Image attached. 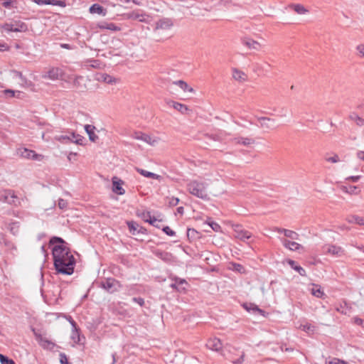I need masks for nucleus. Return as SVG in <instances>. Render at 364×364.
<instances>
[{
  "label": "nucleus",
  "mask_w": 364,
  "mask_h": 364,
  "mask_svg": "<svg viewBox=\"0 0 364 364\" xmlns=\"http://www.w3.org/2000/svg\"><path fill=\"white\" fill-rule=\"evenodd\" d=\"M49 245H53L52 254L56 271L63 274H72L74 272L75 259L64 240L54 236L50 238Z\"/></svg>",
  "instance_id": "f257e3e1"
},
{
  "label": "nucleus",
  "mask_w": 364,
  "mask_h": 364,
  "mask_svg": "<svg viewBox=\"0 0 364 364\" xmlns=\"http://www.w3.org/2000/svg\"><path fill=\"white\" fill-rule=\"evenodd\" d=\"M186 187L190 194L203 200L208 199V184L205 182L196 180L190 181L187 183Z\"/></svg>",
  "instance_id": "f03ea898"
},
{
  "label": "nucleus",
  "mask_w": 364,
  "mask_h": 364,
  "mask_svg": "<svg viewBox=\"0 0 364 364\" xmlns=\"http://www.w3.org/2000/svg\"><path fill=\"white\" fill-rule=\"evenodd\" d=\"M1 28L7 32H26L28 31V26L20 20H14L4 23Z\"/></svg>",
  "instance_id": "7ed1b4c3"
},
{
  "label": "nucleus",
  "mask_w": 364,
  "mask_h": 364,
  "mask_svg": "<svg viewBox=\"0 0 364 364\" xmlns=\"http://www.w3.org/2000/svg\"><path fill=\"white\" fill-rule=\"evenodd\" d=\"M322 249L325 255H330L334 257H341L345 255L344 249L336 245L327 244L323 246Z\"/></svg>",
  "instance_id": "20e7f679"
},
{
  "label": "nucleus",
  "mask_w": 364,
  "mask_h": 364,
  "mask_svg": "<svg viewBox=\"0 0 364 364\" xmlns=\"http://www.w3.org/2000/svg\"><path fill=\"white\" fill-rule=\"evenodd\" d=\"M101 287L109 293H114L122 287L121 283L114 278H107L101 283Z\"/></svg>",
  "instance_id": "39448f33"
},
{
  "label": "nucleus",
  "mask_w": 364,
  "mask_h": 364,
  "mask_svg": "<svg viewBox=\"0 0 364 364\" xmlns=\"http://www.w3.org/2000/svg\"><path fill=\"white\" fill-rule=\"evenodd\" d=\"M234 232L235 237L244 242L251 238L252 237V233L246 230H244L240 225H235Z\"/></svg>",
  "instance_id": "423d86ee"
},
{
  "label": "nucleus",
  "mask_w": 364,
  "mask_h": 364,
  "mask_svg": "<svg viewBox=\"0 0 364 364\" xmlns=\"http://www.w3.org/2000/svg\"><path fill=\"white\" fill-rule=\"evenodd\" d=\"M17 197L14 192L11 190L4 191L0 195V201L9 204H14Z\"/></svg>",
  "instance_id": "0eeeda50"
},
{
  "label": "nucleus",
  "mask_w": 364,
  "mask_h": 364,
  "mask_svg": "<svg viewBox=\"0 0 364 364\" xmlns=\"http://www.w3.org/2000/svg\"><path fill=\"white\" fill-rule=\"evenodd\" d=\"M95 79L99 82H103L109 85H113L118 82L117 78L104 73H97L95 75Z\"/></svg>",
  "instance_id": "6e6552de"
},
{
  "label": "nucleus",
  "mask_w": 364,
  "mask_h": 364,
  "mask_svg": "<svg viewBox=\"0 0 364 364\" xmlns=\"http://www.w3.org/2000/svg\"><path fill=\"white\" fill-rule=\"evenodd\" d=\"M21 156L25 159L36 161H41L43 159V155L38 154L34 151L28 149H23V150L21 151Z\"/></svg>",
  "instance_id": "1a4fd4ad"
},
{
  "label": "nucleus",
  "mask_w": 364,
  "mask_h": 364,
  "mask_svg": "<svg viewBox=\"0 0 364 364\" xmlns=\"http://www.w3.org/2000/svg\"><path fill=\"white\" fill-rule=\"evenodd\" d=\"M242 43L249 49H252L258 51L262 48V45L259 42L250 38H242Z\"/></svg>",
  "instance_id": "9d476101"
},
{
  "label": "nucleus",
  "mask_w": 364,
  "mask_h": 364,
  "mask_svg": "<svg viewBox=\"0 0 364 364\" xmlns=\"http://www.w3.org/2000/svg\"><path fill=\"white\" fill-rule=\"evenodd\" d=\"M206 346L210 350L220 351L223 348L221 341L217 338H210L206 343Z\"/></svg>",
  "instance_id": "9b49d317"
},
{
  "label": "nucleus",
  "mask_w": 364,
  "mask_h": 364,
  "mask_svg": "<svg viewBox=\"0 0 364 364\" xmlns=\"http://www.w3.org/2000/svg\"><path fill=\"white\" fill-rule=\"evenodd\" d=\"M124 181L121 179L114 177L112 178V191L118 195H124L125 193L124 189L122 188Z\"/></svg>",
  "instance_id": "f8f14e48"
},
{
  "label": "nucleus",
  "mask_w": 364,
  "mask_h": 364,
  "mask_svg": "<svg viewBox=\"0 0 364 364\" xmlns=\"http://www.w3.org/2000/svg\"><path fill=\"white\" fill-rule=\"evenodd\" d=\"M173 26V22L170 18H162L156 23V30H168Z\"/></svg>",
  "instance_id": "ddd939ff"
},
{
  "label": "nucleus",
  "mask_w": 364,
  "mask_h": 364,
  "mask_svg": "<svg viewBox=\"0 0 364 364\" xmlns=\"http://www.w3.org/2000/svg\"><path fill=\"white\" fill-rule=\"evenodd\" d=\"M96 27L102 30L107 29L112 31H119L121 30L120 27L117 26L116 24L106 21L97 23Z\"/></svg>",
  "instance_id": "4468645a"
},
{
  "label": "nucleus",
  "mask_w": 364,
  "mask_h": 364,
  "mask_svg": "<svg viewBox=\"0 0 364 364\" xmlns=\"http://www.w3.org/2000/svg\"><path fill=\"white\" fill-rule=\"evenodd\" d=\"M60 75V70L58 68H52L47 73L43 75V77L55 80H58Z\"/></svg>",
  "instance_id": "2eb2a0df"
},
{
  "label": "nucleus",
  "mask_w": 364,
  "mask_h": 364,
  "mask_svg": "<svg viewBox=\"0 0 364 364\" xmlns=\"http://www.w3.org/2000/svg\"><path fill=\"white\" fill-rule=\"evenodd\" d=\"M232 77L239 82H245L247 80V75L237 68H232Z\"/></svg>",
  "instance_id": "dca6fc26"
},
{
  "label": "nucleus",
  "mask_w": 364,
  "mask_h": 364,
  "mask_svg": "<svg viewBox=\"0 0 364 364\" xmlns=\"http://www.w3.org/2000/svg\"><path fill=\"white\" fill-rule=\"evenodd\" d=\"M86 80L82 76H77L75 77L73 80V85L74 87L79 90L80 91H84L86 88V84H85Z\"/></svg>",
  "instance_id": "f3484780"
},
{
  "label": "nucleus",
  "mask_w": 364,
  "mask_h": 364,
  "mask_svg": "<svg viewBox=\"0 0 364 364\" xmlns=\"http://www.w3.org/2000/svg\"><path fill=\"white\" fill-rule=\"evenodd\" d=\"M35 336L38 341L40 345L44 348L51 349L54 347L55 344L48 341L47 338L43 337L40 334L35 333Z\"/></svg>",
  "instance_id": "a211bd4d"
},
{
  "label": "nucleus",
  "mask_w": 364,
  "mask_h": 364,
  "mask_svg": "<svg viewBox=\"0 0 364 364\" xmlns=\"http://www.w3.org/2000/svg\"><path fill=\"white\" fill-rule=\"evenodd\" d=\"M282 242L286 248L292 251L298 250L302 247L300 244L287 239L282 240Z\"/></svg>",
  "instance_id": "6ab92c4d"
},
{
  "label": "nucleus",
  "mask_w": 364,
  "mask_h": 364,
  "mask_svg": "<svg viewBox=\"0 0 364 364\" xmlns=\"http://www.w3.org/2000/svg\"><path fill=\"white\" fill-rule=\"evenodd\" d=\"M95 127L90 124H86L85 126V130L89 136V139L91 141L95 142L98 139V136L95 134Z\"/></svg>",
  "instance_id": "aec40b11"
},
{
  "label": "nucleus",
  "mask_w": 364,
  "mask_h": 364,
  "mask_svg": "<svg viewBox=\"0 0 364 364\" xmlns=\"http://www.w3.org/2000/svg\"><path fill=\"white\" fill-rule=\"evenodd\" d=\"M89 11L91 14H97L100 15H102L103 16H106L107 11L105 9H104L103 6L98 4H92L90 9Z\"/></svg>",
  "instance_id": "412c9836"
},
{
  "label": "nucleus",
  "mask_w": 364,
  "mask_h": 364,
  "mask_svg": "<svg viewBox=\"0 0 364 364\" xmlns=\"http://www.w3.org/2000/svg\"><path fill=\"white\" fill-rule=\"evenodd\" d=\"M139 216H140L145 222L149 223V224H154V223L158 221V219L152 217L151 215V213L149 211H144L139 213Z\"/></svg>",
  "instance_id": "4be33fe9"
},
{
  "label": "nucleus",
  "mask_w": 364,
  "mask_h": 364,
  "mask_svg": "<svg viewBox=\"0 0 364 364\" xmlns=\"http://www.w3.org/2000/svg\"><path fill=\"white\" fill-rule=\"evenodd\" d=\"M287 263L289 264V266L296 270L301 276H306V270L301 267V266L298 265L295 261L292 259H288Z\"/></svg>",
  "instance_id": "5701e85b"
},
{
  "label": "nucleus",
  "mask_w": 364,
  "mask_h": 364,
  "mask_svg": "<svg viewBox=\"0 0 364 364\" xmlns=\"http://www.w3.org/2000/svg\"><path fill=\"white\" fill-rule=\"evenodd\" d=\"M234 142L236 144H242L244 146H249L255 143V140L248 137H237L234 139Z\"/></svg>",
  "instance_id": "b1692460"
},
{
  "label": "nucleus",
  "mask_w": 364,
  "mask_h": 364,
  "mask_svg": "<svg viewBox=\"0 0 364 364\" xmlns=\"http://www.w3.org/2000/svg\"><path fill=\"white\" fill-rule=\"evenodd\" d=\"M174 85L178 86L184 92H194L193 87H190L186 82L183 80H177L173 82Z\"/></svg>",
  "instance_id": "393cba45"
},
{
  "label": "nucleus",
  "mask_w": 364,
  "mask_h": 364,
  "mask_svg": "<svg viewBox=\"0 0 364 364\" xmlns=\"http://www.w3.org/2000/svg\"><path fill=\"white\" fill-rule=\"evenodd\" d=\"M346 220L349 223H355V224H358L359 225H363L364 226V218H362V217H360L358 215H349L346 218Z\"/></svg>",
  "instance_id": "a878e982"
},
{
  "label": "nucleus",
  "mask_w": 364,
  "mask_h": 364,
  "mask_svg": "<svg viewBox=\"0 0 364 364\" xmlns=\"http://www.w3.org/2000/svg\"><path fill=\"white\" fill-rule=\"evenodd\" d=\"M311 293L317 298H323L324 292L321 289V287L317 284H312V287L310 289Z\"/></svg>",
  "instance_id": "bb28decb"
},
{
  "label": "nucleus",
  "mask_w": 364,
  "mask_h": 364,
  "mask_svg": "<svg viewBox=\"0 0 364 364\" xmlns=\"http://www.w3.org/2000/svg\"><path fill=\"white\" fill-rule=\"evenodd\" d=\"M68 141L81 145L83 143L84 137L79 134H76L72 132L70 134H68Z\"/></svg>",
  "instance_id": "cd10ccee"
},
{
  "label": "nucleus",
  "mask_w": 364,
  "mask_h": 364,
  "mask_svg": "<svg viewBox=\"0 0 364 364\" xmlns=\"http://www.w3.org/2000/svg\"><path fill=\"white\" fill-rule=\"evenodd\" d=\"M136 171L141 176H143L144 177H146V178H154V179H159L161 177L159 175H157V174H156L154 173H152V172L144 170L142 168H136Z\"/></svg>",
  "instance_id": "c85d7f7f"
},
{
  "label": "nucleus",
  "mask_w": 364,
  "mask_h": 364,
  "mask_svg": "<svg viewBox=\"0 0 364 364\" xmlns=\"http://www.w3.org/2000/svg\"><path fill=\"white\" fill-rule=\"evenodd\" d=\"M172 107L181 114H186L189 111V108L186 105L177 102H172Z\"/></svg>",
  "instance_id": "c756f323"
},
{
  "label": "nucleus",
  "mask_w": 364,
  "mask_h": 364,
  "mask_svg": "<svg viewBox=\"0 0 364 364\" xmlns=\"http://www.w3.org/2000/svg\"><path fill=\"white\" fill-rule=\"evenodd\" d=\"M70 338L75 343H81V336L80 333V329L76 327L72 329Z\"/></svg>",
  "instance_id": "7c9ffc66"
},
{
  "label": "nucleus",
  "mask_w": 364,
  "mask_h": 364,
  "mask_svg": "<svg viewBox=\"0 0 364 364\" xmlns=\"http://www.w3.org/2000/svg\"><path fill=\"white\" fill-rule=\"evenodd\" d=\"M127 225L129 227V231L133 235L139 233L142 229L141 227H140L136 222L134 221L127 222Z\"/></svg>",
  "instance_id": "2f4dec72"
},
{
  "label": "nucleus",
  "mask_w": 364,
  "mask_h": 364,
  "mask_svg": "<svg viewBox=\"0 0 364 364\" xmlns=\"http://www.w3.org/2000/svg\"><path fill=\"white\" fill-rule=\"evenodd\" d=\"M257 120L259 121V126L261 127L267 129H269L271 127V126L269 125V122H274V119L265 117H258Z\"/></svg>",
  "instance_id": "473e14b6"
},
{
  "label": "nucleus",
  "mask_w": 364,
  "mask_h": 364,
  "mask_svg": "<svg viewBox=\"0 0 364 364\" xmlns=\"http://www.w3.org/2000/svg\"><path fill=\"white\" fill-rule=\"evenodd\" d=\"M159 139L157 137H153L151 135L144 134V139L142 141L151 145V146H155L158 142Z\"/></svg>",
  "instance_id": "72a5a7b5"
},
{
  "label": "nucleus",
  "mask_w": 364,
  "mask_h": 364,
  "mask_svg": "<svg viewBox=\"0 0 364 364\" xmlns=\"http://www.w3.org/2000/svg\"><path fill=\"white\" fill-rule=\"evenodd\" d=\"M289 7L298 14H304L308 12V10L301 4H291Z\"/></svg>",
  "instance_id": "f704fd0d"
},
{
  "label": "nucleus",
  "mask_w": 364,
  "mask_h": 364,
  "mask_svg": "<svg viewBox=\"0 0 364 364\" xmlns=\"http://www.w3.org/2000/svg\"><path fill=\"white\" fill-rule=\"evenodd\" d=\"M19 229L20 223L18 222H12L9 225V230L10 232L14 235H16L18 234Z\"/></svg>",
  "instance_id": "c9c22d12"
},
{
  "label": "nucleus",
  "mask_w": 364,
  "mask_h": 364,
  "mask_svg": "<svg viewBox=\"0 0 364 364\" xmlns=\"http://www.w3.org/2000/svg\"><path fill=\"white\" fill-rule=\"evenodd\" d=\"M0 242L4 247H6L8 250H16L15 245L11 241H10L7 238H6L4 236H2Z\"/></svg>",
  "instance_id": "e433bc0d"
},
{
  "label": "nucleus",
  "mask_w": 364,
  "mask_h": 364,
  "mask_svg": "<svg viewBox=\"0 0 364 364\" xmlns=\"http://www.w3.org/2000/svg\"><path fill=\"white\" fill-rule=\"evenodd\" d=\"M349 118L352 121H354L358 126H359V127L364 126V119L360 117L355 113L350 114V116H349Z\"/></svg>",
  "instance_id": "4c0bfd02"
},
{
  "label": "nucleus",
  "mask_w": 364,
  "mask_h": 364,
  "mask_svg": "<svg viewBox=\"0 0 364 364\" xmlns=\"http://www.w3.org/2000/svg\"><path fill=\"white\" fill-rule=\"evenodd\" d=\"M358 187L355 186H342L341 189L343 192L349 193V194H357L358 193Z\"/></svg>",
  "instance_id": "58836bf2"
},
{
  "label": "nucleus",
  "mask_w": 364,
  "mask_h": 364,
  "mask_svg": "<svg viewBox=\"0 0 364 364\" xmlns=\"http://www.w3.org/2000/svg\"><path fill=\"white\" fill-rule=\"evenodd\" d=\"M46 5L58 6L60 7H65L66 4L64 1L60 0H46Z\"/></svg>",
  "instance_id": "ea45409f"
},
{
  "label": "nucleus",
  "mask_w": 364,
  "mask_h": 364,
  "mask_svg": "<svg viewBox=\"0 0 364 364\" xmlns=\"http://www.w3.org/2000/svg\"><path fill=\"white\" fill-rule=\"evenodd\" d=\"M4 92L6 94V95H9V97H17V98H20V95L21 94V92L20 91H14L13 90H4Z\"/></svg>",
  "instance_id": "a19ab883"
},
{
  "label": "nucleus",
  "mask_w": 364,
  "mask_h": 364,
  "mask_svg": "<svg viewBox=\"0 0 364 364\" xmlns=\"http://www.w3.org/2000/svg\"><path fill=\"white\" fill-rule=\"evenodd\" d=\"M299 328H300L301 330L305 331V332H311V331H314V326L311 325L310 323H305V324H301L299 326Z\"/></svg>",
  "instance_id": "79ce46f5"
},
{
  "label": "nucleus",
  "mask_w": 364,
  "mask_h": 364,
  "mask_svg": "<svg viewBox=\"0 0 364 364\" xmlns=\"http://www.w3.org/2000/svg\"><path fill=\"white\" fill-rule=\"evenodd\" d=\"M355 50L357 52V55L364 59V43H359L357 45Z\"/></svg>",
  "instance_id": "37998d69"
},
{
  "label": "nucleus",
  "mask_w": 364,
  "mask_h": 364,
  "mask_svg": "<svg viewBox=\"0 0 364 364\" xmlns=\"http://www.w3.org/2000/svg\"><path fill=\"white\" fill-rule=\"evenodd\" d=\"M284 235L293 240L299 239V234L293 230H287V231H284Z\"/></svg>",
  "instance_id": "c03bdc74"
},
{
  "label": "nucleus",
  "mask_w": 364,
  "mask_h": 364,
  "mask_svg": "<svg viewBox=\"0 0 364 364\" xmlns=\"http://www.w3.org/2000/svg\"><path fill=\"white\" fill-rule=\"evenodd\" d=\"M144 134L145 133L139 131L134 132L132 134L131 137L136 140L143 141Z\"/></svg>",
  "instance_id": "a18cd8bd"
},
{
  "label": "nucleus",
  "mask_w": 364,
  "mask_h": 364,
  "mask_svg": "<svg viewBox=\"0 0 364 364\" xmlns=\"http://www.w3.org/2000/svg\"><path fill=\"white\" fill-rule=\"evenodd\" d=\"M58 206L60 209L64 210L67 208L68 202L63 198H59L58 202Z\"/></svg>",
  "instance_id": "49530a36"
},
{
  "label": "nucleus",
  "mask_w": 364,
  "mask_h": 364,
  "mask_svg": "<svg viewBox=\"0 0 364 364\" xmlns=\"http://www.w3.org/2000/svg\"><path fill=\"white\" fill-rule=\"evenodd\" d=\"M326 161L331 163H337L340 161V159L337 154H334L333 156L326 157Z\"/></svg>",
  "instance_id": "de8ad7c7"
},
{
  "label": "nucleus",
  "mask_w": 364,
  "mask_h": 364,
  "mask_svg": "<svg viewBox=\"0 0 364 364\" xmlns=\"http://www.w3.org/2000/svg\"><path fill=\"white\" fill-rule=\"evenodd\" d=\"M179 198L171 197L168 199V205L171 207L176 206L179 203Z\"/></svg>",
  "instance_id": "09e8293b"
},
{
  "label": "nucleus",
  "mask_w": 364,
  "mask_h": 364,
  "mask_svg": "<svg viewBox=\"0 0 364 364\" xmlns=\"http://www.w3.org/2000/svg\"><path fill=\"white\" fill-rule=\"evenodd\" d=\"M132 301L138 304L140 306H144L145 304V301L141 297H134L132 298Z\"/></svg>",
  "instance_id": "8fccbe9b"
},
{
  "label": "nucleus",
  "mask_w": 364,
  "mask_h": 364,
  "mask_svg": "<svg viewBox=\"0 0 364 364\" xmlns=\"http://www.w3.org/2000/svg\"><path fill=\"white\" fill-rule=\"evenodd\" d=\"M163 231L168 236H174L176 232L172 230L168 226L163 228Z\"/></svg>",
  "instance_id": "3c124183"
},
{
  "label": "nucleus",
  "mask_w": 364,
  "mask_h": 364,
  "mask_svg": "<svg viewBox=\"0 0 364 364\" xmlns=\"http://www.w3.org/2000/svg\"><path fill=\"white\" fill-rule=\"evenodd\" d=\"M208 225L211 227V228L215 231V232H218L220 230V226L219 224H218L217 223H215V222H210V223H208Z\"/></svg>",
  "instance_id": "603ef678"
},
{
  "label": "nucleus",
  "mask_w": 364,
  "mask_h": 364,
  "mask_svg": "<svg viewBox=\"0 0 364 364\" xmlns=\"http://www.w3.org/2000/svg\"><path fill=\"white\" fill-rule=\"evenodd\" d=\"M60 364H68V360L65 353H61L60 354Z\"/></svg>",
  "instance_id": "864d4df0"
},
{
  "label": "nucleus",
  "mask_w": 364,
  "mask_h": 364,
  "mask_svg": "<svg viewBox=\"0 0 364 364\" xmlns=\"http://www.w3.org/2000/svg\"><path fill=\"white\" fill-rule=\"evenodd\" d=\"M244 357H245V353H244V352H242V355H240V357L237 360H232V363L233 364H240V363H242L244 361Z\"/></svg>",
  "instance_id": "5fc2aeb1"
},
{
  "label": "nucleus",
  "mask_w": 364,
  "mask_h": 364,
  "mask_svg": "<svg viewBox=\"0 0 364 364\" xmlns=\"http://www.w3.org/2000/svg\"><path fill=\"white\" fill-rule=\"evenodd\" d=\"M223 135H226V133L220 132L219 134H215L213 139L215 140L222 141L223 140Z\"/></svg>",
  "instance_id": "6e6d98bb"
},
{
  "label": "nucleus",
  "mask_w": 364,
  "mask_h": 364,
  "mask_svg": "<svg viewBox=\"0 0 364 364\" xmlns=\"http://www.w3.org/2000/svg\"><path fill=\"white\" fill-rule=\"evenodd\" d=\"M355 323L357 325L361 326L363 328H364V320L361 319L360 318H354Z\"/></svg>",
  "instance_id": "4d7b16f0"
},
{
  "label": "nucleus",
  "mask_w": 364,
  "mask_h": 364,
  "mask_svg": "<svg viewBox=\"0 0 364 364\" xmlns=\"http://www.w3.org/2000/svg\"><path fill=\"white\" fill-rule=\"evenodd\" d=\"M66 318L71 324L73 328L77 327L76 322L73 319V318L70 316H68Z\"/></svg>",
  "instance_id": "13d9d810"
},
{
  "label": "nucleus",
  "mask_w": 364,
  "mask_h": 364,
  "mask_svg": "<svg viewBox=\"0 0 364 364\" xmlns=\"http://www.w3.org/2000/svg\"><path fill=\"white\" fill-rule=\"evenodd\" d=\"M360 178V176H353L348 177L346 179L355 183V182L358 181V180Z\"/></svg>",
  "instance_id": "bf43d9fd"
},
{
  "label": "nucleus",
  "mask_w": 364,
  "mask_h": 364,
  "mask_svg": "<svg viewBox=\"0 0 364 364\" xmlns=\"http://www.w3.org/2000/svg\"><path fill=\"white\" fill-rule=\"evenodd\" d=\"M56 139L60 141H68V135H60L59 136H56Z\"/></svg>",
  "instance_id": "052dcab7"
},
{
  "label": "nucleus",
  "mask_w": 364,
  "mask_h": 364,
  "mask_svg": "<svg viewBox=\"0 0 364 364\" xmlns=\"http://www.w3.org/2000/svg\"><path fill=\"white\" fill-rule=\"evenodd\" d=\"M174 281H176V283H178V287H179L180 285H182L183 284H186V280L183 279L175 278Z\"/></svg>",
  "instance_id": "680f3d73"
},
{
  "label": "nucleus",
  "mask_w": 364,
  "mask_h": 364,
  "mask_svg": "<svg viewBox=\"0 0 364 364\" xmlns=\"http://www.w3.org/2000/svg\"><path fill=\"white\" fill-rule=\"evenodd\" d=\"M14 361L11 359H9V358H6L4 361H2L1 364H14Z\"/></svg>",
  "instance_id": "e2e57ef3"
},
{
  "label": "nucleus",
  "mask_w": 364,
  "mask_h": 364,
  "mask_svg": "<svg viewBox=\"0 0 364 364\" xmlns=\"http://www.w3.org/2000/svg\"><path fill=\"white\" fill-rule=\"evenodd\" d=\"M335 359V362L336 363V364H349L348 362L343 360H341L339 358H334Z\"/></svg>",
  "instance_id": "0e129e2a"
},
{
  "label": "nucleus",
  "mask_w": 364,
  "mask_h": 364,
  "mask_svg": "<svg viewBox=\"0 0 364 364\" xmlns=\"http://www.w3.org/2000/svg\"><path fill=\"white\" fill-rule=\"evenodd\" d=\"M12 1L13 0H4V1L3 2V6L6 8L9 7L11 6Z\"/></svg>",
  "instance_id": "69168bd1"
},
{
  "label": "nucleus",
  "mask_w": 364,
  "mask_h": 364,
  "mask_svg": "<svg viewBox=\"0 0 364 364\" xmlns=\"http://www.w3.org/2000/svg\"><path fill=\"white\" fill-rule=\"evenodd\" d=\"M9 47L5 43H0V51H4V50H8Z\"/></svg>",
  "instance_id": "338daca9"
},
{
  "label": "nucleus",
  "mask_w": 364,
  "mask_h": 364,
  "mask_svg": "<svg viewBox=\"0 0 364 364\" xmlns=\"http://www.w3.org/2000/svg\"><path fill=\"white\" fill-rule=\"evenodd\" d=\"M357 156L360 159L364 161V151H358L357 154Z\"/></svg>",
  "instance_id": "774afa93"
}]
</instances>
